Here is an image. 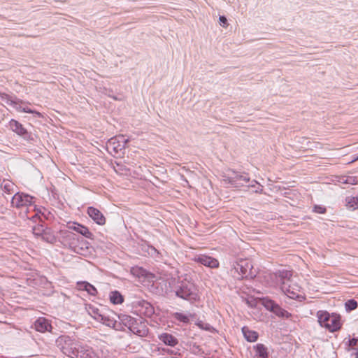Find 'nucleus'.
I'll use <instances>...</instances> for the list:
<instances>
[{"label": "nucleus", "instance_id": "obj_26", "mask_svg": "<svg viewBox=\"0 0 358 358\" xmlns=\"http://www.w3.org/2000/svg\"><path fill=\"white\" fill-rule=\"evenodd\" d=\"M275 275L280 278L281 282H288V283L292 282V271L286 270V269L278 270L275 273Z\"/></svg>", "mask_w": 358, "mask_h": 358}, {"label": "nucleus", "instance_id": "obj_16", "mask_svg": "<svg viewBox=\"0 0 358 358\" xmlns=\"http://www.w3.org/2000/svg\"><path fill=\"white\" fill-rule=\"evenodd\" d=\"M89 217L97 224L103 225L106 223V217L103 214L96 208L89 206L87 209Z\"/></svg>", "mask_w": 358, "mask_h": 358}, {"label": "nucleus", "instance_id": "obj_41", "mask_svg": "<svg viewBox=\"0 0 358 358\" xmlns=\"http://www.w3.org/2000/svg\"><path fill=\"white\" fill-rule=\"evenodd\" d=\"M342 182L344 184L355 185L357 184V178L353 176L348 177L345 180L342 181Z\"/></svg>", "mask_w": 358, "mask_h": 358}, {"label": "nucleus", "instance_id": "obj_48", "mask_svg": "<svg viewBox=\"0 0 358 358\" xmlns=\"http://www.w3.org/2000/svg\"><path fill=\"white\" fill-rule=\"evenodd\" d=\"M118 140H120V141H122V139H120V136H116Z\"/></svg>", "mask_w": 358, "mask_h": 358}, {"label": "nucleus", "instance_id": "obj_36", "mask_svg": "<svg viewBox=\"0 0 358 358\" xmlns=\"http://www.w3.org/2000/svg\"><path fill=\"white\" fill-rule=\"evenodd\" d=\"M313 211L316 213L324 214L327 213V208L325 206L322 205H314Z\"/></svg>", "mask_w": 358, "mask_h": 358}, {"label": "nucleus", "instance_id": "obj_1", "mask_svg": "<svg viewBox=\"0 0 358 358\" xmlns=\"http://www.w3.org/2000/svg\"><path fill=\"white\" fill-rule=\"evenodd\" d=\"M169 278V287L176 296L194 303L199 301V289L194 280V275L191 273L180 274Z\"/></svg>", "mask_w": 358, "mask_h": 358}, {"label": "nucleus", "instance_id": "obj_19", "mask_svg": "<svg viewBox=\"0 0 358 358\" xmlns=\"http://www.w3.org/2000/svg\"><path fill=\"white\" fill-rule=\"evenodd\" d=\"M124 149V145L119 143L117 137L110 138L107 142V150L110 154H112V152L114 155L119 154Z\"/></svg>", "mask_w": 358, "mask_h": 358}, {"label": "nucleus", "instance_id": "obj_13", "mask_svg": "<svg viewBox=\"0 0 358 358\" xmlns=\"http://www.w3.org/2000/svg\"><path fill=\"white\" fill-rule=\"evenodd\" d=\"M130 331L139 337H146L149 333L148 322L143 317H138Z\"/></svg>", "mask_w": 358, "mask_h": 358}, {"label": "nucleus", "instance_id": "obj_12", "mask_svg": "<svg viewBox=\"0 0 358 358\" xmlns=\"http://www.w3.org/2000/svg\"><path fill=\"white\" fill-rule=\"evenodd\" d=\"M192 260L194 262L209 268H218L220 267L219 261L216 258L209 255L203 254L196 255L192 258Z\"/></svg>", "mask_w": 358, "mask_h": 358}, {"label": "nucleus", "instance_id": "obj_18", "mask_svg": "<svg viewBox=\"0 0 358 358\" xmlns=\"http://www.w3.org/2000/svg\"><path fill=\"white\" fill-rule=\"evenodd\" d=\"M100 318H101V320H99L98 322L102 323L103 324L113 328L116 331L121 330L120 324L118 323V320H116L113 317H111L110 315H107L106 311H104V313L102 314Z\"/></svg>", "mask_w": 358, "mask_h": 358}, {"label": "nucleus", "instance_id": "obj_45", "mask_svg": "<svg viewBox=\"0 0 358 358\" xmlns=\"http://www.w3.org/2000/svg\"><path fill=\"white\" fill-rule=\"evenodd\" d=\"M120 138L122 139V141H120V140H119V143L122 145H124L125 148L127 145L129 143V140L128 138H125L124 136H120Z\"/></svg>", "mask_w": 358, "mask_h": 358}, {"label": "nucleus", "instance_id": "obj_47", "mask_svg": "<svg viewBox=\"0 0 358 358\" xmlns=\"http://www.w3.org/2000/svg\"><path fill=\"white\" fill-rule=\"evenodd\" d=\"M358 160V155H354L352 156V159L351 160V163L355 162Z\"/></svg>", "mask_w": 358, "mask_h": 358}, {"label": "nucleus", "instance_id": "obj_35", "mask_svg": "<svg viewBox=\"0 0 358 358\" xmlns=\"http://www.w3.org/2000/svg\"><path fill=\"white\" fill-rule=\"evenodd\" d=\"M161 283L159 282L156 281V282H153L152 287H155V289H156V290H155V294H157L158 295H163L164 294L165 291L162 286H161L159 287V285Z\"/></svg>", "mask_w": 358, "mask_h": 358}, {"label": "nucleus", "instance_id": "obj_20", "mask_svg": "<svg viewBox=\"0 0 358 358\" xmlns=\"http://www.w3.org/2000/svg\"><path fill=\"white\" fill-rule=\"evenodd\" d=\"M86 310L88 312L89 315H90L94 320L99 321V320H101L100 318L104 311L106 310V308L104 306L101 305V308L96 307L92 304H87Z\"/></svg>", "mask_w": 358, "mask_h": 358}, {"label": "nucleus", "instance_id": "obj_22", "mask_svg": "<svg viewBox=\"0 0 358 358\" xmlns=\"http://www.w3.org/2000/svg\"><path fill=\"white\" fill-rule=\"evenodd\" d=\"M76 287L79 290L87 292L91 296H96L98 294L96 288L87 281L78 282Z\"/></svg>", "mask_w": 358, "mask_h": 358}, {"label": "nucleus", "instance_id": "obj_40", "mask_svg": "<svg viewBox=\"0 0 358 358\" xmlns=\"http://www.w3.org/2000/svg\"><path fill=\"white\" fill-rule=\"evenodd\" d=\"M196 326H198L200 329H204V330H209L210 329V325L209 324H207V323H204L202 321H198L196 323Z\"/></svg>", "mask_w": 358, "mask_h": 358}, {"label": "nucleus", "instance_id": "obj_43", "mask_svg": "<svg viewBox=\"0 0 358 358\" xmlns=\"http://www.w3.org/2000/svg\"><path fill=\"white\" fill-rule=\"evenodd\" d=\"M254 183L259 185V187L255 190V192H256V193H262V192H263V187L261 185H259L255 180H253L251 181V184L255 185Z\"/></svg>", "mask_w": 358, "mask_h": 358}, {"label": "nucleus", "instance_id": "obj_33", "mask_svg": "<svg viewBox=\"0 0 358 358\" xmlns=\"http://www.w3.org/2000/svg\"><path fill=\"white\" fill-rule=\"evenodd\" d=\"M80 226H82L81 224H79L78 222H68L66 224V227L68 228L67 230L70 231H75L77 233H79L80 231Z\"/></svg>", "mask_w": 358, "mask_h": 358}, {"label": "nucleus", "instance_id": "obj_24", "mask_svg": "<svg viewBox=\"0 0 358 358\" xmlns=\"http://www.w3.org/2000/svg\"><path fill=\"white\" fill-rule=\"evenodd\" d=\"M243 335L248 342H255L259 338V334L256 331L250 329L248 327L244 326L241 329Z\"/></svg>", "mask_w": 358, "mask_h": 358}, {"label": "nucleus", "instance_id": "obj_42", "mask_svg": "<svg viewBox=\"0 0 358 358\" xmlns=\"http://www.w3.org/2000/svg\"><path fill=\"white\" fill-rule=\"evenodd\" d=\"M148 252L152 256L159 254L158 250L154 246L150 245H148Z\"/></svg>", "mask_w": 358, "mask_h": 358}, {"label": "nucleus", "instance_id": "obj_34", "mask_svg": "<svg viewBox=\"0 0 358 358\" xmlns=\"http://www.w3.org/2000/svg\"><path fill=\"white\" fill-rule=\"evenodd\" d=\"M1 187L3 191L7 194H11L13 192V184L10 182H6L1 184Z\"/></svg>", "mask_w": 358, "mask_h": 358}, {"label": "nucleus", "instance_id": "obj_25", "mask_svg": "<svg viewBox=\"0 0 358 358\" xmlns=\"http://www.w3.org/2000/svg\"><path fill=\"white\" fill-rule=\"evenodd\" d=\"M109 300L113 305H120L124 301V296L118 290H113L109 293Z\"/></svg>", "mask_w": 358, "mask_h": 358}, {"label": "nucleus", "instance_id": "obj_14", "mask_svg": "<svg viewBox=\"0 0 358 358\" xmlns=\"http://www.w3.org/2000/svg\"><path fill=\"white\" fill-rule=\"evenodd\" d=\"M134 306L139 308L138 311L146 317H150L155 313L153 306L148 301L141 299L133 303Z\"/></svg>", "mask_w": 358, "mask_h": 358}, {"label": "nucleus", "instance_id": "obj_32", "mask_svg": "<svg viewBox=\"0 0 358 358\" xmlns=\"http://www.w3.org/2000/svg\"><path fill=\"white\" fill-rule=\"evenodd\" d=\"M0 98L1 100L6 101V103L8 105H11V102H13L14 101V97L5 92H0Z\"/></svg>", "mask_w": 358, "mask_h": 358}, {"label": "nucleus", "instance_id": "obj_30", "mask_svg": "<svg viewBox=\"0 0 358 358\" xmlns=\"http://www.w3.org/2000/svg\"><path fill=\"white\" fill-rule=\"evenodd\" d=\"M80 231L79 233L84 237L93 240L94 238V234L90 231L88 227H85V225L80 226Z\"/></svg>", "mask_w": 358, "mask_h": 358}, {"label": "nucleus", "instance_id": "obj_38", "mask_svg": "<svg viewBox=\"0 0 358 358\" xmlns=\"http://www.w3.org/2000/svg\"><path fill=\"white\" fill-rule=\"evenodd\" d=\"M22 112L29 113V114H33L36 117H41V114L40 112L36 111L35 110H33V109H31V108H30L29 107H23V109H22Z\"/></svg>", "mask_w": 358, "mask_h": 358}, {"label": "nucleus", "instance_id": "obj_15", "mask_svg": "<svg viewBox=\"0 0 358 358\" xmlns=\"http://www.w3.org/2000/svg\"><path fill=\"white\" fill-rule=\"evenodd\" d=\"M34 326L36 331L41 333L51 332L52 329L51 320L44 317L36 319Z\"/></svg>", "mask_w": 358, "mask_h": 358}, {"label": "nucleus", "instance_id": "obj_3", "mask_svg": "<svg viewBox=\"0 0 358 358\" xmlns=\"http://www.w3.org/2000/svg\"><path fill=\"white\" fill-rule=\"evenodd\" d=\"M59 243L72 252L86 256L90 252V243L71 231L60 229Z\"/></svg>", "mask_w": 358, "mask_h": 358}, {"label": "nucleus", "instance_id": "obj_27", "mask_svg": "<svg viewBox=\"0 0 358 358\" xmlns=\"http://www.w3.org/2000/svg\"><path fill=\"white\" fill-rule=\"evenodd\" d=\"M346 206L352 210L358 209V196H348L345 199Z\"/></svg>", "mask_w": 358, "mask_h": 358}, {"label": "nucleus", "instance_id": "obj_44", "mask_svg": "<svg viewBox=\"0 0 358 358\" xmlns=\"http://www.w3.org/2000/svg\"><path fill=\"white\" fill-rule=\"evenodd\" d=\"M349 345L352 347L357 346L358 344V338L353 337L352 338L349 340Z\"/></svg>", "mask_w": 358, "mask_h": 358}, {"label": "nucleus", "instance_id": "obj_28", "mask_svg": "<svg viewBox=\"0 0 358 358\" xmlns=\"http://www.w3.org/2000/svg\"><path fill=\"white\" fill-rule=\"evenodd\" d=\"M172 316L175 320H176L180 322H182L186 324L189 323V316L187 315L186 314H184L182 313L176 312L172 314Z\"/></svg>", "mask_w": 358, "mask_h": 358}, {"label": "nucleus", "instance_id": "obj_5", "mask_svg": "<svg viewBox=\"0 0 358 358\" xmlns=\"http://www.w3.org/2000/svg\"><path fill=\"white\" fill-rule=\"evenodd\" d=\"M43 218L46 219V216L44 213H42L40 218H36L35 220H32L34 222H38V224L32 228L34 236L41 238L43 241L50 244H55L57 242H59L60 230L55 234L52 228L48 227L45 224Z\"/></svg>", "mask_w": 358, "mask_h": 358}, {"label": "nucleus", "instance_id": "obj_7", "mask_svg": "<svg viewBox=\"0 0 358 358\" xmlns=\"http://www.w3.org/2000/svg\"><path fill=\"white\" fill-rule=\"evenodd\" d=\"M253 266L248 259H239L234 264V267L230 270L231 274L238 280L243 279H252L255 274L252 271Z\"/></svg>", "mask_w": 358, "mask_h": 358}, {"label": "nucleus", "instance_id": "obj_9", "mask_svg": "<svg viewBox=\"0 0 358 358\" xmlns=\"http://www.w3.org/2000/svg\"><path fill=\"white\" fill-rule=\"evenodd\" d=\"M233 187H241L243 186L255 187V185L250 184V178L248 173H240L233 171L232 176H228L224 180Z\"/></svg>", "mask_w": 358, "mask_h": 358}, {"label": "nucleus", "instance_id": "obj_46", "mask_svg": "<svg viewBox=\"0 0 358 358\" xmlns=\"http://www.w3.org/2000/svg\"><path fill=\"white\" fill-rule=\"evenodd\" d=\"M165 350L167 352V354L170 355H176L177 354H178V352L173 350L166 349Z\"/></svg>", "mask_w": 358, "mask_h": 358}, {"label": "nucleus", "instance_id": "obj_11", "mask_svg": "<svg viewBox=\"0 0 358 358\" xmlns=\"http://www.w3.org/2000/svg\"><path fill=\"white\" fill-rule=\"evenodd\" d=\"M8 127L12 131L15 133L17 136L22 138L27 142H34V138L31 132H29L27 129L21 124L19 121L11 119L8 122Z\"/></svg>", "mask_w": 358, "mask_h": 358}, {"label": "nucleus", "instance_id": "obj_31", "mask_svg": "<svg viewBox=\"0 0 358 358\" xmlns=\"http://www.w3.org/2000/svg\"><path fill=\"white\" fill-rule=\"evenodd\" d=\"M24 103V101L22 99H20L17 98L15 96H14V101L13 102H11V105L13 108H15L17 111L22 112V109H23V107L22 106V104Z\"/></svg>", "mask_w": 358, "mask_h": 358}, {"label": "nucleus", "instance_id": "obj_23", "mask_svg": "<svg viewBox=\"0 0 358 358\" xmlns=\"http://www.w3.org/2000/svg\"><path fill=\"white\" fill-rule=\"evenodd\" d=\"M257 358H269L270 352L268 348L263 343H257L253 346Z\"/></svg>", "mask_w": 358, "mask_h": 358}, {"label": "nucleus", "instance_id": "obj_8", "mask_svg": "<svg viewBox=\"0 0 358 358\" xmlns=\"http://www.w3.org/2000/svg\"><path fill=\"white\" fill-rule=\"evenodd\" d=\"M261 303L267 310L275 314L278 317L289 319L292 317V314L290 313L282 308L278 303L268 296L262 297L261 299Z\"/></svg>", "mask_w": 358, "mask_h": 358}, {"label": "nucleus", "instance_id": "obj_2", "mask_svg": "<svg viewBox=\"0 0 358 358\" xmlns=\"http://www.w3.org/2000/svg\"><path fill=\"white\" fill-rule=\"evenodd\" d=\"M34 197L23 192L15 193L11 199V206L20 210V215L22 218L35 220L40 218L42 212L34 204Z\"/></svg>", "mask_w": 358, "mask_h": 358}, {"label": "nucleus", "instance_id": "obj_37", "mask_svg": "<svg viewBox=\"0 0 358 358\" xmlns=\"http://www.w3.org/2000/svg\"><path fill=\"white\" fill-rule=\"evenodd\" d=\"M131 271L134 275H136L140 277V276L144 275V273L145 272V270L141 267H135V268L133 267L131 268Z\"/></svg>", "mask_w": 358, "mask_h": 358}, {"label": "nucleus", "instance_id": "obj_17", "mask_svg": "<svg viewBox=\"0 0 358 358\" xmlns=\"http://www.w3.org/2000/svg\"><path fill=\"white\" fill-rule=\"evenodd\" d=\"M118 317V323L120 324L122 331H125V327H127L129 331L132 328L133 325L136 324V319L131 315L127 314H119L117 315Z\"/></svg>", "mask_w": 358, "mask_h": 358}, {"label": "nucleus", "instance_id": "obj_39", "mask_svg": "<svg viewBox=\"0 0 358 358\" xmlns=\"http://www.w3.org/2000/svg\"><path fill=\"white\" fill-rule=\"evenodd\" d=\"M219 23L220 26L224 28H227L229 25L227 18L225 15H220Z\"/></svg>", "mask_w": 358, "mask_h": 358}, {"label": "nucleus", "instance_id": "obj_4", "mask_svg": "<svg viewBox=\"0 0 358 358\" xmlns=\"http://www.w3.org/2000/svg\"><path fill=\"white\" fill-rule=\"evenodd\" d=\"M57 347L66 356L71 358H83L84 350L87 346L82 345L75 336L61 335L56 341Z\"/></svg>", "mask_w": 358, "mask_h": 358}, {"label": "nucleus", "instance_id": "obj_29", "mask_svg": "<svg viewBox=\"0 0 358 358\" xmlns=\"http://www.w3.org/2000/svg\"><path fill=\"white\" fill-rule=\"evenodd\" d=\"M358 306V303L354 299H348L345 303V308L348 313L355 310Z\"/></svg>", "mask_w": 358, "mask_h": 358}, {"label": "nucleus", "instance_id": "obj_10", "mask_svg": "<svg viewBox=\"0 0 358 358\" xmlns=\"http://www.w3.org/2000/svg\"><path fill=\"white\" fill-rule=\"evenodd\" d=\"M280 289L285 294L289 299L302 302L306 299V296L299 294L301 287L296 284L288 283V282H281Z\"/></svg>", "mask_w": 358, "mask_h": 358}, {"label": "nucleus", "instance_id": "obj_6", "mask_svg": "<svg viewBox=\"0 0 358 358\" xmlns=\"http://www.w3.org/2000/svg\"><path fill=\"white\" fill-rule=\"evenodd\" d=\"M317 317L319 324L330 332L338 331L342 328L343 322L339 314L319 310L317 313Z\"/></svg>", "mask_w": 358, "mask_h": 358}, {"label": "nucleus", "instance_id": "obj_21", "mask_svg": "<svg viewBox=\"0 0 358 358\" xmlns=\"http://www.w3.org/2000/svg\"><path fill=\"white\" fill-rule=\"evenodd\" d=\"M158 338L164 345L172 348H175L179 343L178 339L169 333H162Z\"/></svg>", "mask_w": 358, "mask_h": 358}]
</instances>
